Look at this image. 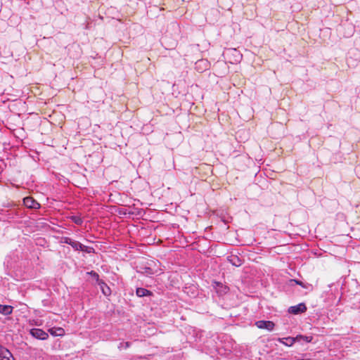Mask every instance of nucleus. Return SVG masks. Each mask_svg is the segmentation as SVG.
<instances>
[{
  "instance_id": "nucleus-1",
  "label": "nucleus",
  "mask_w": 360,
  "mask_h": 360,
  "mask_svg": "<svg viewBox=\"0 0 360 360\" xmlns=\"http://www.w3.org/2000/svg\"><path fill=\"white\" fill-rule=\"evenodd\" d=\"M224 55L229 57L231 56H233V60H230V63H236L240 61L242 58V55L240 53V52L236 50V49H228L225 50L224 52Z\"/></svg>"
},
{
  "instance_id": "nucleus-2",
  "label": "nucleus",
  "mask_w": 360,
  "mask_h": 360,
  "mask_svg": "<svg viewBox=\"0 0 360 360\" xmlns=\"http://www.w3.org/2000/svg\"><path fill=\"white\" fill-rule=\"evenodd\" d=\"M30 333L34 338L41 340H46L49 338L48 333L40 328H32L30 330Z\"/></svg>"
},
{
  "instance_id": "nucleus-3",
  "label": "nucleus",
  "mask_w": 360,
  "mask_h": 360,
  "mask_svg": "<svg viewBox=\"0 0 360 360\" xmlns=\"http://www.w3.org/2000/svg\"><path fill=\"white\" fill-rule=\"evenodd\" d=\"M24 205L30 209H39L40 204L32 197H26L23 199Z\"/></svg>"
},
{
  "instance_id": "nucleus-4",
  "label": "nucleus",
  "mask_w": 360,
  "mask_h": 360,
  "mask_svg": "<svg viewBox=\"0 0 360 360\" xmlns=\"http://www.w3.org/2000/svg\"><path fill=\"white\" fill-rule=\"evenodd\" d=\"M307 311V307L304 303H300L295 306H292L288 309V312L292 314H299Z\"/></svg>"
},
{
  "instance_id": "nucleus-5",
  "label": "nucleus",
  "mask_w": 360,
  "mask_h": 360,
  "mask_svg": "<svg viewBox=\"0 0 360 360\" xmlns=\"http://www.w3.org/2000/svg\"><path fill=\"white\" fill-rule=\"evenodd\" d=\"M255 325L261 329H266L269 331L273 330L275 324L271 321H258L255 323Z\"/></svg>"
},
{
  "instance_id": "nucleus-6",
  "label": "nucleus",
  "mask_w": 360,
  "mask_h": 360,
  "mask_svg": "<svg viewBox=\"0 0 360 360\" xmlns=\"http://www.w3.org/2000/svg\"><path fill=\"white\" fill-rule=\"evenodd\" d=\"M0 360H15L11 352L0 344Z\"/></svg>"
},
{
  "instance_id": "nucleus-7",
  "label": "nucleus",
  "mask_w": 360,
  "mask_h": 360,
  "mask_svg": "<svg viewBox=\"0 0 360 360\" xmlns=\"http://www.w3.org/2000/svg\"><path fill=\"white\" fill-rule=\"evenodd\" d=\"M215 289L217 294L219 295H225L228 292L229 288L226 285H224L219 282H215Z\"/></svg>"
},
{
  "instance_id": "nucleus-8",
  "label": "nucleus",
  "mask_w": 360,
  "mask_h": 360,
  "mask_svg": "<svg viewBox=\"0 0 360 360\" xmlns=\"http://www.w3.org/2000/svg\"><path fill=\"white\" fill-rule=\"evenodd\" d=\"M98 285L100 286V288L105 296H110L111 294V290L110 287L103 281H99Z\"/></svg>"
},
{
  "instance_id": "nucleus-9",
  "label": "nucleus",
  "mask_w": 360,
  "mask_h": 360,
  "mask_svg": "<svg viewBox=\"0 0 360 360\" xmlns=\"http://www.w3.org/2000/svg\"><path fill=\"white\" fill-rule=\"evenodd\" d=\"M209 64L206 60H200L195 63V69L201 72L206 70Z\"/></svg>"
},
{
  "instance_id": "nucleus-10",
  "label": "nucleus",
  "mask_w": 360,
  "mask_h": 360,
  "mask_svg": "<svg viewBox=\"0 0 360 360\" xmlns=\"http://www.w3.org/2000/svg\"><path fill=\"white\" fill-rule=\"evenodd\" d=\"M136 294L138 297H142L144 296L151 295L152 292L143 288H136Z\"/></svg>"
},
{
  "instance_id": "nucleus-11",
  "label": "nucleus",
  "mask_w": 360,
  "mask_h": 360,
  "mask_svg": "<svg viewBox=\"0 0 360 360\" xmlns=\"http://www.w3.org/2000/svg\"><path fill=\"white\" fill-rule=\"evenodd\" d=\"M13 311V307L10 305L0 304V314L4 315H9Z\"/></svg>"
},
{
  "instance_id": "nucleus-12",
  "label": "nucleus",
  "mask_w": 360,
  "mask_h": 360,
  "mask_svg": "<svg viewBox=\"0 0 360 360\" xmlns=\"http://www.w3.org/2000/svg\"><path fill=\"white\" fill-rule=\"evenodd\" d=\"M50 334L53 336H60L64 334V329L62 328H53L49 330Z\"/></svg>"
},
{
  "instance_id": "nucleus-13",
  "label": "nucleus",
  "mask_w": 360,
  "mask_h": 360,
  "mask_svg": "<svg viewBox=\"0 0 360 360\" xmlns=\"http://www.w3.org/2000/svg\"><path fill=\"white\" fill-rule=\"evenodd\" d=\"M79 250L85 252L86 253H94L95 252V250L92 247L86 246L81 243V248Z\"/></svg>"
},
{
  "instance_id": "nucleus-14",
  "label": "nucleus",
  "mask_w": 360,
  "mask_h": 360,
  "mask_svg": "<svg viewBox=\"0 0 360 360\" xmlns=\"http://www.w3.org/2000/svg\"><path fill=\"white\" fill-rule=\"evenodd\" d=\"M70 219L77 225H82L83 223V219L79 216L73 215Z\"/></svg>"
},
{
  "instance_id": "nucleus-15",
  "label": "nucleus",
  "mask_w": 360,
  "mask_h": 360,
  "mask_svg": "<svg viewBox=\"0 0 360 360\" xmlns=\"http://www.w3.org/2000/svg\"><path fill=\"white\" fill-rule=\"evenodd\" d=\"M296 339H297V340H303L304 341H305L307 342H311L313 338H312V336H306V335H299L296 336Z\"/></svg>"
},
{
  "instance_id": "nucleus-16",
  "label": "nucleus",
  "mask_w": 360,
  "mask_h": 360,
  "mask_svg": "<svg viewBox=\"0 0 360 360\" xmlns=\"http://www.w3.org/2000/svg\"><path fill=\"white\" fill-rule=\"evenodd\" d=\"M86 274L89 275L90 276H91L92 278H94L96 282L97 283H99V281H101V280L99 279V275L94 271H89L86 273Z\"/></svg>"
},
{
  "instance_id": "nucleus-17",
  "label": "nucleus",
  "mask_w": 360,
  "mask_h": 360,
  "mask_svg": "<svg viewBox=\"0 0 360 360\" xmlns=\"http://www.w3.org/2000/svg\"><path fill=\"white\" fill-rule=\"evenodd\" d=\"M285 340H286L285 342H283L282 340H280V341L287 346H292L294 344V342L297 340V339H296V337L295 338L289 337V338H285Z\"/></svg>"
},
{
  "instance_id": "nucleus-18",
  "label": "nucleus",
  "mask_w": 360,
  "mask_h": 360,
  "mask_svg": "<svg viewBox=\"0 0 360 360\" xmlns=\"http://www.w3.org/2000/svg\"><path fill=\"white\" fill-rule=\"evenodd\" d=\"M230 262L233 265L236 266H240L242 264L240 259L237 256H235L231 259Z\"/></svg>"
},
{
  "instance_id": "nucleus-19",
  "label": "nucleus",
  "mask_w": 360,
  "mask_h": 360,
  "mask_svg": "<svg viewBox=\"0 0 360 360\" xmlns=\"http://www.w3.org/2000/svg\"><path fill=\"white\" fill-rule=\"evenodd\" d=\"M291 282H295L296 284L299 285H301L302 288H309L310 287H311V285L309 283H304L303 282L300 281H298V280H296V279H292L291 280Z\"/></svg>"
},
{
  "instance_id": "nucleus-20",
  "label": "nucleus",
  "mask_w": 360,
  "mask_h": 360,
  "mask_svg": "<svg viewBox=\"0 0 360 360\" xmlns=\"http://www.w3.org/2000/svg\"><path fill=\"white\" fill-rule=\"evenodd\" d=\"M70 245H71L72 248H74L75 250H79L81 248V243L73 240Z\"/></svg>"
},
{
  "instance_id": "nucleus-21",
  "label": "nucleus",
  "mask_w": 360,
  "mask_h": 360,
  "mask_svg": "<svg viewBox=\"0 0 360 360\" xmlns=\"http://www.w3.org/2000/svg\"><path fill=\"white\" fill-rule=\"evenodd\" d=\"M129 346H130V342H121L120 344L119 348L120 349H122V348L127 349V348L129 347Z\"/></svg>"
},
{
  "instance_id": "nucleus-22",
  "label": "nucleus",
  "mask_w": 360,
  "mask_h": 360,
  "mask_svg": "<svg viewBox=\"0 0 360 360\" xmlns=\"http://www.w3.org/2000/svg\"><path fill=\"white\" fill-rule=\"evenodd\" d=\"M143 273L146 274V275H152L153 274V271L150 267H145Z\"/></svg>"
},
{
  "instance_id": "nucleus-23",
  "label": "nucleus",
  "mask_w": 360,
  "mask_h": 360,
  "mask_svg": "<svg viewBox=\"0 0 360 360\" xmlns=\"http://www.w3.org/2000/svg\"><path fill=\"white\" fill-rule=\"evenodd\" d=\"M73 240L70 238H68V237H63L62 238V242L64 243H66V244H68V245H70V243H72Z\"/></svg>"
}]
</instances>
